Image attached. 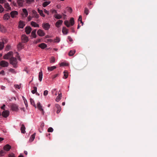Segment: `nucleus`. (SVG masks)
I'll return each mask as SVG.
<instances>
[{
	"label": "nucleus",
	"instance_id": "obj_43",
	"mask_svg": "<svg viewBox=\"0 0 157 157\" xmlns=\"http://www.w3.org/2000/svg\"><path fill=\"white\" fill-rule=\"evenodd\" d=\"M4 47V43L3 42H0V50H2Z\"/></svg>",
	"mask_w": 157,
	"mask_h": 157
},
{
	"label": "nucleus",
	"instance_id": "obj_57",
	"mask_svg": "<svg viewBox=\"0 0 157 157\" xmlns=\"http://www.w3.org/2000/svg\"><path fill=\"white\" fill-rule=\"evenodd\" d=\"M0 74L4 75H5V72L3 70H2L1 71H0Z\"/></svg>",
	"mask_w": 157,
	"mask_h": 157
},
{
	"label": "nucleus",
	"instance_id": "obj_30",
	"mask_svg": "<svg viewBox=\"0 0 157 157\" xmlns=\"http://www.w3.org/2000/svg\"><path fill=\"white\" fill-rule=\"evenodd\" d=\"M36 133H34L32 135L30 138L29 141L30 142H32L35 138Z\"/></svg>",
	"mask_w": 157,
	"mask_h": 157
},
{
	"label": "nucleus",
	"instance_id": "obj_21",
	"mask_svg": "<svg viewBox=\"0 0 157 157\" xmlns=\"http://www.w3.org/2000/svg\"><path fill=\"white\" fill-rule=\"evenodd\" d=\"M36 29H34L33 30L31 33V36L32 38H36Z\"/></svg>",
	"mask_w": 157,
	"mask_h": 157
},
{
	"label": "nucleus",
	"instance_id": "obj_60",
	"mask_svg": "<svg viewBox=\"0 0 157 157\" xmlns=\"http://www.w3.org/2000/svg\"><path fill=\"white\" fill-rule=\"evenodd\" d=\"M9 71L11 72H12L13 73H14L15 72L14 70L12 69V68H10L9 69Z\"/></svg>",
	"mask_w": 157,
	"mask_h": 157
},
{
	"label": "nucleus",
	"instance_id": "obj_2",
	"mask_svg": "<svg viewBox=\"0 0 157 157\" xmlns=\"http://www.w3.org/2000/svg\"><path fill=\"white\" fill-rule=\"evenodd\" d=\"M10 64H11L13 66V67H17V59L13 57H12L10 59Z\"/></svg>",
	"mask_w": 157,
	"mask_h": 157
},
{
	"label": "nucleus",
	"instance_id": "obj_18",
	"mask_svg": "<svg viewBox=\"0 0 157 157\" xmlns=\"http://www.w3.org/2000/svg\"><path fill=\"white\" fill-rule=\"evenodd\" d=\"M32 30V29L30 27H27L25 28V32L27 34H29Z\"/></svg>",
	"mask_w": 157,
	"mask_h": 157
},
{
	"label": "nucleus",
	"instance_id": "obj_34",
	"mask_svg": "<svg viewBox=\"0 0 157 157\" xmlns=\"http://www.w3.org/2000/svg\"><path fill=\"white\" fill-rule=\"evenodd\" d=\"M51 3L50 1H45L44 2L43 4V7H45L47 6L48 5Z\"/></svg>",
	"mask_w": 157,
	"mask_h": 157
},
{
	"label": "nucleus",
	"instance_id": "obj_37",
	"mask_svg": "<svg viewBox=\"0 0 157 157\" xmlns=\"http://www.w3.org/2000/svg\"><path fill=\"white\" fill-rule=\"evenodd\" d=\"M56 89H54L52 90L51 92L52 94L53 95L56 96L57 95V92Z\"/></svg>",
	"mask_w": 157,
	"mask_h": 157
},
{
	"label": "nucleus",
	"instance_id": "obj_63",
	"mask_svg": "<svg viewBox=\"0 0 157 157\" xmlns=\"http://www.w3.org/2000/svg\"><path fill=\"white\" fill-rule=\"evenodd\" d=\"M12 5L14 6H17V4L16 3L14 2H13L12 3Z\"/></svg>",
	"mask_w": 157,
	"mask_h": 157
},
{
	"label": "nucleus",
	"instance_id": "obj_8",
	"mask_svg": "<svg viewBox=\"0 0 157 157\" xmlns=\"http://www.w3.org/2000/svg\"><path fill=\"white\" fill-rule=\"evenodd\" d=\"M37 108L40 111H42V113L43 114H44V109H43L42 106L41 105L40 102H38L37 104Z\"/></svg>",
	"mask_w": 157,
	"mask_h": 157
},
{
	"label": "nucleus",
	"instance_id": "obj_1",
	"mask_svg": "<svg viewBox=\"0 0 157 157\" xmlns=\"http://www.w3.org/2000/svg\"><path fill=\"white\" fill-rule=\"evenodd\" d=\"M64 23L67 27H69L75 24V21L73 18H71L70 20V22L67 20L64 21Z\"/></svg>",
	"mask_w": 157,
	"mask_h": 157
},
{
	"label": "nucleus",
	"instance_id": "obj_51",
	"mask_svg": "<svg viewBox=\"0 0 157 157\" xmlns=\"http://www.w3.org/2000/svg\"><path fill=\"white\" fill-rule=\"evenodd\" d=\"M53 131V128L52 127H50L48 129V132H52Z\"/></svg>",
	"mask_w": 157,
	"mask_h": 157
},
{
	"label": "nucleus",
	"instance_id": "obj_31",
	"mask_svg": "<svg viewBox=\"0 0 157 157\" xmlns=\"http://www.w3.org/2000/svg\"><path fill=\"white\" fill-rule=\"evenodd\" d=\"M39 47L42 49H44L47 47V45L44 43H42L39 45Z\"/></svg>",
	"mask_w": 157,
	"mask_h": 157
},
{
	"label": "nucleus",
	"instance_id": "obj_38",
	"mask_svg": "<svg viewBox=\"0 0 157 157\" xmlns=\"http://www.w3.org/2000/svg\"><path fill=\"white\" fill-rule=\"evenodd\" d=\"M75 52V50H71L69 53V55L70 56H72Z\"/></svg>",
	"mask_w": 157,
	"mask_h": 157
},
{
	"label": "nucleus",
	"instance_id": "obj_49",
	"mask_svg": "<svg viewBox=\"0 0 157 157\" xmlns=\"http://www.w3.org/2000/svg\"><path fill=\"white\" fill-rule=\"evenodd\" d=\"M64 73V76H65V79H66L68 77V75L67 73V71H65L63 72Z\"/></svg>",
	"mask_w": 157,
	"mask_h": 157
},
{
	"label": "nucleus",
	"instance_id": "obj_62",
	"mask_svg": "<svg viewBox=\"0 0 157 157\" xmlns=\"http://www.w3.org/2000/svg\"><path fill=\"white\" fill-rule=\"evenodd\" d=\"M6 2V0H0V3L2 4L5 3Z\"/></svg>",
	"mask_w": 157,
	"mask_h": 157
},
{
	"label": "nucleus",
	"instance_id": "obj_53",
	"mask_svg": "<svg viewBox=\"0 0 157 157\" xmlns=\"http://www.w3.org/2000/svg\"><path fill=\"white\" fill-rule=\"evenodd\" d=\"M4 11V8L1 5H0V13Z\"/></svg>",
	"mask_w": 157,
	"mask_h": 157
},
{
	"label": "nucleus",
	"instance_id": "obj_20",
	"mask_svg": "<svg viewBox=\"0 0 157 157\" xmlns=\"http://www.w3.org/2000/svg\"><path fill=\"white\" fill-rule=\"evenodd\" d=\"M43 78V73L42 71H40L39 73L38 79L41 82Z\"/></svg>",
	"mask_w": 157,
	"mask_h": 157
},
{
	"label": "nucleus",
	"instance_id": "obj_5",
	"mask_svg": "<svg viewBox=\"0 0 157 157\" xmlns=\"http://www.w3.org/2000/svg\"><path fill=\"white\" fill-rule=\"evenodd\" d=\"M18 15V12L17 11H12L10 13V15L12 18L16 17Z\"/></svg>",
	"mask_w": 157,
	"mask_h": 157
},
{
	"label": "nucleus",
	"instance_id": "obj_9",
	"mask_svg": "<svg viewBox=\"0 0 157 157\" xmlns=\"http://www.w3.org/2000/svg\"><path fill=\"white\" fill-rule=\"evenodd\" d=\"M37 33L39 36H44L45 35L44 31L40 29H39L37 31Z\"/></svg>",
	"mask_w": 157,
	"mask_h": 157
},
{
	"label": "nucleus",
	"instance_id": "obj_7",
	"mask_svg": "<svg viewBox=\"0 0 157 157\" xmlns=\"http://www.w3.org/2000/svg\"><path fill=\"white\" fill-rule=\"evenodd\" d=\"M43 28L46 30H47L50 28V25L48 23H43L42 24Z\"/></svg>",
	"mask_w": 157,
	"mask_h": 157
},
{
	"label": "nucleus",
	"instance_id": "obj_54",
	"mask_svg": "<svg viewBox=\"0 0 157 157\" xmlns=\"http://www.w3.org/2000/svg\"><path fill=\"white\" fill-rule=\"evenodd\" d=\"M48 91L47 90H45L44 92V95L45 96L47 95L48 94Z\"/></svg>",
	"mask_w": 157,
	"mask_h": 157
},
{
	"label": "nucleus",
	"instance_id": "obj_10",
	"mask_svg": "<svg viewBox=\"0 0 157 157\" xmlns=\"http://www.w3.org/2000/svg\"><path fill=\"white\" fill-rule=\"evenodd\" d=\"M21 40L24 43H26L29 40V39L27 36L25 35H23L21 36Z\"/></svg>",
	"mask_w": 157,
	"mask_h": 157
},
{
	"label": "nucleus",
	"instance_id": "obj_6",
	"mask_svg": "<svg viewBox=\"0 0 157 157\" xmlns=\"http://www.w3.org/2000/svg\"><path fill=\"white\" fill-rule=\"evenodd\" d=\"M10 112L8 110H6L3 111L2 113V115L5 118L7 117L9 115Z\"/></svg>",
	"mask_w": 157,
	"mask_h": 157
},
{
	"label": "nucleus",
	"instance_id": "obj_32",
	"mask_svg": "<svg viewBox=\"0 0 157 157\" xmlns=\"http://www.w3.org/2000/svg\"><path fill=\"white\" fill-rule=\"evenodd\" d=\"M56 68V67L55 66H53L51 67H48V71H52L53 70Z\"/></svg>",
	"mask_w": 157,
	"mask_h": 157
},
{
	"label": "nucleus",
	"instance_id": "obj_13",
	"mask_svg": "<svg viewBox=\"0 0 157 157\" xmlns=\"http://www.w3.org/2000/svg\"><path fill=\"white\" fill-rule=\"evenodd\" d=\"M11 148V146L8 144H7L3 147V149L6 151H9Z\"/></svg>",
	"mask_w": 157,
	"mask_h": 157
},
{
	"label": "nucleus",
	"instance_id": "obj_64",
	"mask_svg": "<svg viewBox=\"0 0 157 157\" xmlns=\"http://www.w3.org/2000/svg\"><path fill=\"white\" fill-rule=\"evenodd\" d=\"M32 19V17H30V16H29L28 17V20L29 21H30V20H31Z\"/></svg>",
	"mask_w": 157,
	"mask_h": 157
},
{
	"label": "nucleus",
	"instance_id": "obj_17",
	"mask_svg": "<svg viewBox=\"0 0 157 157\" xmlns=\"http://www.w3.org/2000/svg\"><path fill=\"white\" fill-rule=\"evenodd\" d=\"M62 32L63 35H67L68 33V30L65 27H63Z\"/></svg>",
	"mask_w": 157,
	"mask_h": 157
},
{
	"label": "nucleus",
	"instance_id": "obj_58",
	"mask_svg": "<svg viewBox=\"0 0 157 157\" xmlns=\"http://www.w3.org/2000/svg\"><path fill=\"white\" fill-rule=\"evenodd\" d=\"M82 16L81 15H80L79 16V17H78V21H80V22H82Z\"/></svg>",
	"mask_w": 157,
	"mask_h": 157
},
{
	"label": "nucleus",
	"instance_id": "obj_52",
	"mask_svg": "<svg viewBox=\"0 0 157 157\" xmlns=\"http://www.w3.org/2000/svg\"><path fill=\"white\" fill-rule=\"evenodd\" d=\"M8 156L9 157H15L14 154L12 153L9 154Z\"/></svg>",
	"mask_w": 157,
	"mask_h": 157
},
{
	"label": "nucleus",
	"instance_id": "obj_24",
	"mask_svg": "<svg viewBox=\"0 0 157 157\" xmlns=\"http://www.w3.org/2000/svg\"><path fill=\"white\" fill-rule=\"evenodd\" d=\"M54 17L58 19L61 18L62 17V16L61 15L59 14H58L57 13L56 14H55L54 15Z\"/></svg>",
	"mask_w": 157,
	"mask_h": 157
},
{
	"label": "nucleus",
	"instance_id": "obj_25",
	"mask_svg": "<svg viewBox=\"0 0 157 157\" xmlns=\"http://www.w3.org/2000/svg\"><path fill=\"white\" fill-rule=\"evenodd\" d=\"M24 0H17V2L18 5L20 6H23Z\"/></svg>",
	"mask_w": 157,
	"mask_h": 157
},
{
	"label": "nucleus",
	"instance_id": "obj_47",
	"mask_svg": "<svg viewBox=\"0 0 157 157\" xmlns=\"http://www.w3.org/2000/svg\"><path fill=\"white\" fill-rule=\"evenodd\" d=\"M34 0H26V2L28 4H30L34 2Z\"/></svg>",
	"mask_w": 157,
	"mask_h": 157
},
{
	"label": "nucleus",
	"instance_id": "obj_19",
	"mask_svg": "<svg viewBox=\"0 0 157 157\" xmlns=\"http://www.w3.org/2000/svg\"><path fill=\"white\" fill-rule=\"evenodd\" d=\"M0 31L2 33H5L6 32V28L1 24H0Z\"/></svg>",
	"mask_w": 157,
	"mask_h": 157
},
{
	"label": "nucleus",
	"instance_id": "obj_55",
	"mask_svg": "<svg viewBox=\"0 0 157 157\" xmlns=\"http://www.w3.org/2000/svg\"><path fill=\"white\" fill-rule=\"evenodd\" d=\"M41 41V40L40 39H38L34 41L33 43L34 44H36L40 42Z\"/></svg>",
	"mask_w": 157,
	"mask_h": 157
},
{
	"label": "nucleus",
	"instance_id": "obj_48",
	"mask_svg": "<svg viewBox=\"0 0 157 157\" xmlns=\"http://www.w3.org/2000/svg\"><path fill=\"white\" fill-rule=\"evenodd\" d=\"M84 13L86 15H87L89 13V10L86 8L85 9V11H84Z\"/></svg>",
	"mask_w": 157,
	"mask_h": 157
},
{
	"label": "nucleus",
	"instance_id": "obj_14",
	"mask_svg": "<svg viewBox=\"0 0 157 157\" xmlns=\"http://www.w3.org/2000/svg\"><path fill=\"white\" fill-rule=\"evenodd\" d=\"M4 7L6 9L7 11L11 10V8L10 7L9 4L7 2H6L4 4Z\"/></svg>",
	"mask_w": 157,
	"mask_h": 157
},
{
	"label": "nucleus",
	"instance_id": "obj_11",
	"mask_svg": "<svg viewBox=\"0 0 157 157\" xmlns=\"http://www.w3.org/2000/svg\"><path fill=\"white\" fill-rule=\"evenodd\" d=\"M63 23V20H58L55 24L57 28H59L60 27Z\"/></svg>",
	"mask_w": 157,
	"mask_h": 157
},
{
	"label": "nucleus",
	"instance_id": "obj_28",
	"mask_svg": "<svg viewBox=\"0 0 157 157\" xmlns=\"http://www.w3.org/2000/svg\"><path fill=\"white\" fill-rule=\"evenodd\" d=\"M10 17V15L9 13H7L5 14L3 17V19L4 20H8Z\"/></svg>",
	"mask_w": 157,
	"mask_h": 157
},
{
	"label": "nucleus",
	"instance_id": "obj_27",
	"mask_svg": "<svg viewBox=\"0 0 157 157\" xmlns=\"http://www.w3.org/2000/svg\"><path fill=\"white\" fill-rule=\"evenodd\" d=\"M31 25L33 26L34 27H39V25L38 24L36 23V22L34 21H32L31 22Z\"/></svg>",
	"mask_w": 157,
	"mask_h": 157
},
{
	"label": "nucleus",
	"instance_id": "obj_46",
	"mask_svg": "<svg viewBox=\"0 0 157 157\" xmlns=\"http://www.w3.org/2000/svg\"><path fill=\"white\" fill-rule=\"evenodd\" d=\"M93 5V4L92 3L91 1H90V2L87 4L88 6L89 7V8L90 9H91V8H92L93 6H91Z\"/></svg>",
	"mask_w": 157,
	"mask_h": 157
},
{
	"label": "nucleus",
	"instance_id": "obj_4",
	"mask_svg": "<svg viewBox=\"0 0 157 157\" xmlns=\"http://www.w3.org/2000/svg\"><path fill=\"white\" fill-rule=\"evenodd\" d=\"M8 65V63L5 61L2 60L0 62V66L2 67H7Z\"/></svg>",
	"mask_w": 157,
	"mask_h": 157
},
{
	"label": "nucleus",
	"instance_id": "obj_16",
	"mask_svg": "<svg viewBox=\"0 0 157 157\" xmlns=\"http://www.w3.org/2000/svg\"><path fill=\"white\" fill-rule=\"evenodd\" d=\"M11 108L13 111H16L18 109V105L15 104H12Z\"/></svg>",
	"mask_w": 157,
	"mask_h": 157
},
{
	"label": "nucleus",
	"instance_id": "obj_39",
	"mask_svg": "<svg viewBox=\"0 0 157 157\" xmlns=\"http://www.w3.org/2000/svg\"><path fill=\"white\" fill-rule=\"evenodd\" d=\"M55 58L54 56H52L50 59V62L51 63H54L55 62Z\"/></svg>",
	"mask_w": 157,
	"mask_h": 157
},
{
	"label": "nucleus",
	"instance_id": "obj_12",
	"mask_svg": "<svg viewBox=\"0 0 157 157\" xmlns=\"http://www.w3.org/2000/svg\"><path fill=\"white\" fill-rule=\"evenodd\" d=\"M32 15H33V17H35L36 18H39V16L37 12L34 10H33L32 11Z\"/></svg>",
	"mask_w": 157,
	"mask_h": 157
},
{
	"label": "nucleus",
	"instance_id": "obj_44",
	"mask_svg": "<svg viewBox=\"0 0 157 157\" xmlns=\"http://www.w3.org/2000/svg\"><path fill=\"white\" fill-rule=\"evenodd\" d=\"M34 89L31 91V92L33 94H35L37 91V88L36 87H34L33 88Z\"/></svg>",
	"mask_w": 157,
	"mask_h": 157
},
{
	"label": "nucleus",
	"instance_id": "obj_3",
	"mask_svg": "<svg viewBox=\"0 0 157 157\" xmlns=\"http://www.w3.org/2000/svg\"><path fill=\"white\" fill-rule=\"evenodd\" d=\"M13 56V52L10 51L8 52L3 56V58L5 59H11Z\"/></svg>",
	"mask_w": 157,
	"mask_h": 157
},
{
	"label": "nucleus",
	"instance_id": "obj_56",
	"mask_svg": "<svg viewBox=\"0 0 157 157\" xmlns=\"http://www.w3.org/2000/svg\"><path fill=\"white\" fill-rule=\"evenodd\" d=\"M14 87L18 89H19L21 88V86L18 85H14Z\"/></svg>",
	"mask_w": 157,
	"mask_h": 157
},
{
	"label": "nucleus",
	"instance_id": "obj_61",
	"mask_svg": "<svg viewBox=\"0 0 157 157\" xmlns=\"http://www.w3.org/2000/svg\"><path fill=\"white\" fill-rule=\"evenodd\" d=\"M44 12L46 13L47 14H49V11L48 10H46L45 9H44Z\"/></svg>",
	"mask_w": 157,
	"mask_h": 157
},
{
	"label": "nucleus",
	"instance_id": "obj_23",
	"mask_svg": "<svg viewBox=\"0 0 157 157\" xmlns=\"http://www.w3.org/2000/svg\"><path fill=\"white\" fill-rule=\"evenodd\" d=\"M25 25V24L23 22L21 21H20L19 23V27L20 28H23Z\"/></svg>",
	"mask_w": 157,
	"mask_h": 157
},
{
	"label": "nucleus",
	"instance_id": "obj_45",
	"mask_svg": "<svg viewBox=\"0 0 157 157\" xmlns=\"http://www.w3.org/2000/svg\"><path fill=\"white\" fill-rule=\"evenodd\" d=\"M5 151L3 150H1L0 151V155L1 156L4 155L6 153V152H5Z\"/></svg>",
	"mask_w": 157,
	"mask_h": 157
},
{
	"label": "nucleus",
	"instance_id": "obj_42",
	"mask_svg": "<svg viewBox=\"0 0 157 157\" xmlns=\"http://www.w3.org/2000/svg\"><path fill=\"white\" fill-rule=\"evenodd\" d=\"M23 99L24 100V103L26 107H27L28 106V105L27 104V101L25 98L24 97H22Z\"/></svg>",
	"mask_w": 157,
	"mask_h": 157
},
{
	"label": "nucleus",
	"instance_id": "obj_33",
	"mask_svg": "<svg viewBox=\"0 0 157 157\" xmlns=\"http://www.w3.org/2000/svg\"><path fill=\"white\" fill-rule=\"evenodd\" d=\"M21 129L22 133H25V127L24 124H22L21 125Z\"/></svg>",
	"mask_w": 157,
	"mask_h": 157
},
{
	"label": "nucleus",
	"instance_id": "obj_35",
	"mask_svg": "<svg viewBox=\"0 0 157 157\" xmlns=\"http://www.w3.org/2000/svg\"><path fill=\"white\" fill-rule=\"evenodd\" d=\"M30 102L31 103V105H33L35 108H36V105L34 101L33 100V99L32 98H30Z\"/></svg>",
	"mask_w": 157,
	"mask_h": 157
},
{
	"label": "nucleus",
	"instance_id": "obj_29",
	"mask_svg": "<svg viewBox=\"0 0 157 157\" xmlns=\"http://www.w3.org/2000/svg\"><path fill=\"white\" fill-rule=\"evenodd\" d=\"M62 97V95L61 93L59 94L57 96L56 99V101L58 102H59L61 99Z\"/></svg>",
	"mask_w": 157,
	"mask_h": 157
},
{
	"label": "nucleus",
	"instance_id": "obj_41",
	"mask_svg": "<svg viewBox=\"0 0 157 157\" xmlns=\"http://www.w3.org/2000/svg\"><path fill=\"white\" fill-rule=\"evenodd\" d=\"M60 66H67L68 64L67 63H66L65 62H62L60 63Z\"/></svg>",
	"mask_w": 157,
	"mask_h": 157
},
{
	"label": "nucleus",
	"instance_id": "obj_40",
	"mask_svg": "<svg viewBox=\"0 0 157 157\" xmlns=\"http://www.w3.org/2000/svg\"><path fill=\"white\" fill-rule=\"evenodd\" d=\"M60 40V39L58 37H56V38L54 39V42L56 43H59Z\"/></svg>",
	"mask_w": 157,
	"mask_h": 157
},
{
	"label": "nucleus",
	"instance_id": "obj_15",
	"mask_svg": "<svg viewBox=\"0 0 157 157\" xmlns=\"http://www.w3.org/2000/svg\"><path fill=\"white\" fill-rule=\"evenodd\" d=\"M22 15L23 17H27L28 15V12L26 9H22Z\"/></svg>",
	"mask_w": 157,
	"mask_h": 157
},
{
	"label": "nucleus",
	"instance_id": "obj_22",
	"mask_svg": "<svg viewBox=\"0 0 157 157\" xmlns=\"http://www.w3.org/2000/svg\"><path fill=\"white\" fill-rule=\"evenodd\" d=\"M55 106H56V108L57 109V113H58L60 112V111L61 110V107L60 106V105H59L58 104H56L55 105Z\"/></svg>",
	"mask_w": 157,
	"mask_h": 157
},
{
	"label": "nucleus",
	"instance_id": "obj_26",
	"mask_svg": "<svg viewBox=\"0 0 157 157\" xmlns=\"http://www.w3.org/2000/svg\"><path fill=\"white\" fill-rule=\"evenodd\" d=\"M37 11L40 14V15L41 16L43 17H45V15L43 13V11L42 10H40L39 8H38Z\"/></svg>",
	"mask_w": 157,
	"mask_h": 157
},
{
	"label": "nucleus",
	"instance_id": "obj_50",
	"mask_svg": "<svg viewBox=\"0 0 157 157\" xmlns=\"http://www.w3.org/2000/svg\"><path fill=\"white\" fill-rule=\"evenodd\" d=\"M67 10L70 13H71L72 11V10L71 7H67Z\"/></svg>",
	"mask_w": 157,
	"mask_h": 157
},
{
	"label": "nucleus",
	"instance_id": "obj_59",
	"mask_svg": "<svg viewBox=\"0 0 157 157\" xmlns=\"http://www.w3.org/2000/svg\"><path fill=\"white\" fill-rule=\"evenodd\" d=\"M68 39L69 40V41L70 42H72L73 41V40L71 38L70 36H68Z\"/></svg>",
	"mask_w": 157,
	"mask_h": 157
},
{
	"label": "nucleus",
	"instance_id": "obj_36",
	"mask_svg": "<svg viewBox=\"0 0 157 157\" xmlns=\"http://www.w3.org/2000/svg\"><path fill=\"white\" fill-rule=\"evenodd\" d=\"M23 45L22 44L19 43L17 46V48L18 50H20L23 48Z\"/></svg>",
	"mask_w": 157,
	"mask_h": 157
}]
</instances>
